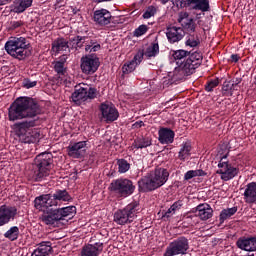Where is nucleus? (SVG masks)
<instances>
[{
	"label": "nucleus",
	"mask_w": 256,
	"mask_h": 256,
	"mask_svg": "<svg viewBox=\"0 0 256 256\" xmlns=\"http://www.w3.org/2000/svg\"><path fill=\"white\" fill-rule=\"evenodd\" d=\"M143 57H145V50L139 49L132 61H134L136 65H139L141 61H143Z\"/></svg>",
	"instance_id": "49530a36"
},
{
	"label": "nucleus",
	"mask_w": 256,
	"mask_h": 256,
	"mask_svg": "<svg viewBox=\"0 0 256 256\" xmlns=\"http://www.w3.org/2000/svg\"><path fill=\"white\" fill-rule=\"evenodd\" d=\"M117 165L119 173H127V171L131 169V164H129V162H127V160L125 159H118Z\"/></svg>",
	"instance_id": "58836bf2"
},
{
	"label": "nucleus",
	"mask_w": 256,
	"mask_h": 256,
	"mask_svg": "<svg viewBox=\"0 0 256 256\" xmlns=\"http://www.w3.org/2000/svg\"><path fill=\"white\" fill-rule=\"evenodd\" d=\"M87 36H75L69 39L70 49H81L85 43H87Z\"/></svg>",
	"instance_id": "c85d7f7f"
},
{
	"label": "nucleus",
	"mask_w": 256,
	"mask_h": 256,
	"mask_svg": "<svg viewBox=\"0 0 256 256\" xmlns=\"http://www.w3.org/2000/svg\"><path fill=\"white\" fill-rule=\"evenodd\" d=\"M244 201L249 205L256 203V182H251L246 185L244 191Z\"/></svg>",
	"instance_id": "5701e85b"
},
{
	"label": "nucleus",
	"mask_w": 256,
	"mask_h": 256,
	"mask_svg": "<svg viewBox=\"0 0 256 256\" xmlns=\"http://www.w3.org/2000/svg\"><path fill=\"white\" fill-rule=\"evenodd\" d=\"M54 70L56 71V73H58V75H65V73H66L65 64H63L61 62H55Z\"/></svg>",
	"instance_id": "de8ad7c7"
},
{
	"label": "nucleus",
	"mask_w": 256,
	"mask_h": 256,
	"mask_svg": "<svg viewBox=\"0 0 256 256\" xmlns=\"http://www.w3.org/2000/svg\"><path fill=\"white\" fill-rule=\"evenodd\" d=\"M97 97V88L89 86V84H78L74 87V92L71 95L72 103L81 106L88 99Z\"/></svg>",
	"instance_id": "6e6552de"
},
{
	"label": "nucleus",
	"mask_w": 256,
	"mask_h": 256,
	"mask_svg": "<svg viewBox=\"0 0 256 256\" xmlns=\"http://www.w3.org/2000/svg\"><path fill=\"white\" fill-rule=\"evenodd\" d=\"M23 25V21H11L10 27L11 29H19Z\"/></svg>",
	"instance_id": "5fc2aeb1"
},
{
	"label": "nucleus",
	"mask_w": 256,
	"mask_h": 256,
	"mask_svg": "<svg viewBox=\"0 0 256 256\" xmlns=\"http://www.w3.org/2000/svg\"><path fill=\"white\" fill-rule=\"evenodd\" d=\"M110 190L113 193H117L120 197H129L135 193V185L133 181L127 178H120L111 182Z\"/></svg>",
	"instance_id": "1a4fd4ad"
},
{
	"label": "nucleus",
	"mask_w": 256,
	"mask_h": 256,
	"mask_svg": "<svg viewBox=\"0 0 256 256\" xmlns=\"http://www.w3.org/2000/svg\"><path fill=\"white\" fill-rule=\"evenodd\" d=\"M112 18L113 16H111V12H109L107 9H100L94 12V21L98 25H109Z\"/></svg>",
	"instance_id": "aec40b11"
},
{
	"label": "nucleus",
	"mask_w": 256,
	"mask_h": 256,
	"mask_svg": "<svg viewBox=\"0 0 256 256\" xmlns=\"http://www.w3.org/2000/svg\"><path fill=\"white\" fill-rule=\"evenodd\" d=\"M228 156H229V151L225 155H223V156L220 155L219 163H229V161H227V157Z\"/></svg>",
	"instance_id": "bf43d9fd"
},
{
	"label": "nucleus",
	"mask_w": 256,
	"mask_h": 256,
	"mask_svg": "<svg viewBox=\"0 0 256 256\" xmlns=\"http://www.w3.org/2000/svg\"><path fill=\"white\" fill-rule=\"evenodd\" d=\"M202 59L203 58H202L201 54L195 52V53H192L186 61H190L189 65H191V67H192L191 69L195 71L197 69V67H199V63H196V61H201ZM193 63H195V64H193Z\"/></svg>",
	"instance_id": "c9c22d12"
},
{
	"label": "nucleus",
	"mask_w": 256,
	"mask_h": 256,
	"mask_svg": "<svg viewBox=\"0 0 256 256\" xmlns=\"http://www.w3.org/2000/svg\"><path fill=\"white\" fill-rule=\"evenodd\" d=\"M195 63H198V67L201 65V61L192 62V65H195Z\"/></svg>",
	"instance_id": "338daca9"
},
{
	"label": "nucleus",
	"mask_w": 256,
	"mask_h": 256,
	"mask_svg": "<svg viewBox=\"0 0 256 256\" xmlns=\"http://www.w3.org/2000/svg\"><path fill=\"white\" fill-rule=\"evenodd\" d=\"M186 45H187L188 47H197V45H199V40H195V39L189 38V39L186 41Z\"/></svg>",
	"instance_id": "864d4df0"
},
{
	"label": "nucleus",
	"mask_w": 256,
	"mask_h": 256,
	"mask_svg": "<svg viewBox=\"0 0 256 256\" xmlns=\"http://www.w3.org/2000/svg\"><path fill=\"white\" fill-rule=\"evenodd\" d=\"M95 46V41L91 40L90 44L85 46V51H90V49Z\"/></svg>",
	"instance_id": "680f3d73"
},
{
	"label": "nucleus",
	"mask_w": 256,
	"mask_h": 256,
	"mask_svg": "<svg viewBox=\"0 0 256 256\" xmlns=\"http://www.w3.org/2000/svg\"><path fill=\"white\" fill-rule=\"evenodd\" d=\"M59 201L55 199V194H46V209L49 207H57Z\"/></svg>",
	"instance_id": "a19ab883"
},
{
	"label": "nucleus",
	"mask_w": 256,
	"mask_h": 256,
	"mask_svg": "<svg viewBox=\"0 0 256 256\" xmlns=\"http://www.w3.org/2000/svg\"><path fill=\"white\" fill-rule=\"evenodd\" d=\"M181 9L191 7L194 11H202V13H207L211 11V5H209V0H178Z\"/></svg>",
	"instance_id": "f8f14e48"
},
{
	"label": "nucleus",
	"mask_w": 256,
	"mask_h": 256,
	"mask_svg": "<svg viewBox=\"0 0 256 256\" xmlns=\"http://www.w3.org/2000/svg\"><path fill=\"white\" fill-rule=\"evenodd\" d=\"M103 252V243L96 242L93 244H87L83 246L81 256H99Z\"/></svg>",
	"instance_id": "412c9836"
},
{
	"label": "nucleus",
	"mask_w": 256,
	"mask_h": 256,
	"mask_svg": "<svg viewBox=\"0 0 256 256\" xmlns=\"http://www.w3.org/2000/svg\"><path fill=\"white\" fill-rule=\"evenodd\" d=\"M17 207L16 206H0V227L11 223V221H15V217H17Z\"/></svg>",
	"instance_id": "4468645a"
},
{
	"label": "nucleus",
	"mask_w": 256,
	"mask_h": 256,
	"mask_svg": "<svg viewBox=\"0 0 256 256\" xmlns=\"http://www.w3.org/2000/svg\"><path fill=\"white\" fill-rule=\"evenodd\" d=\"M41 114V106L31 97H19L8 108L9 121L31 119Z\"/></svg>",
	"instance_id": "f257e3e1"
},
{
	"label": "nucleus",
	"mask_w": 256,
	"mask_h": 256,
	"mask_svg": "<svg viewBox=\"0 0 256 256\" xmlns=\"http://www.w3.org/2000/svg\"><path fill=\"white\" fill-rule=\"evenodd\" d=\"M160 2L162 3V5H165V4L169 3V0H160Z\"/></svg>",
	"instance_id": "69168bd1"
},
{
	"label": "nucleus",
	"mask_w": 256,
	"mask_h": 256,
	"mask_svg": "<svg viewBox=\"0 0 256 256\" xmlns=\"http://www.w3.org/2000/svg\"><path fill=\"white\" fill-rule=\"evenodd\" d=\"M37 86V81H31V79L26 78L23 80V87L25 89H33V87Z\"/></svg>",
	"instance_id": "8fccbe9b"
},
{
	"label": "nucleus",
	"mask_w": 256,
	"mask_h": 256,
	"mask_svg": "<svg viewBox=\"0 0 256 256\" xmlns=\"http://www.w3.org/2000/svg\"><path fill=\"white\" fill-rule=\"evenodd\" d=\"M139 213H141V204L138 201H133L114 213V223L117 225H129L135 221Z\"/></svg>",
	"instance_id": "39448f33"
},
{
	"label": "nucleus",
	"mask_w": 256,
	"mask_h": 256,
	"mask_svg": "<svg viewBox=\"0 0 256 256\" xmlns=\"http://www.w3.org/2000/svg\"><path fill=\"white\" fill-rule=\"evenodd\" d=\"M9 0H0V6L1 5H7Z\"/></svg>",
	"instance_id": "0e129e2a"
},
{
	"label": "nucleus",
	"mask_w": 256,
	"mask_h": 256,
	"mask_svg": "<svg viewBox=\"0 0 256 256\" xmlns=\"http://www.w3.org/2000/svg\"><path fill=\"white\" fill-rule=\"evenodd\" d=\"M4 47L6 53L14 59H18V61H23L31 55V52L29 51V43L25 37H11L5 43Z\"/></svg>",
	"instance_id": "20e7f679"
},
{
	"label": "nucleus",
	"mask_w": 256,
	"mask_h": 256,
	"mask_svg": "<svg viewBox=\"0 0 256 256\" xmlns=\"http://www.w3.org/2000/svg\"><path fill=\"white\" fill-rule=\"evenodd\" d=\"M168 180L169 171L165 168H156L138 181V190L140 193H150V191L163 187Z\"/></svg>",
	"instance_id": "f03ea898"
},
{
	"label": "nucleus",
	"mask_w": 256,
	"mask_h": 256,
	"mask_svg": "<svg viewBox=\"0 0 256 256\" xmlns=\"http://www.w3.org/2000/svg\"><path fill=\"white\" fill-rule=\"evenodd\" d=\"M190 60L181 63L180 66L176 67L173 71L172 79L174 81H183L186 77H189V75H193V69L190 64Z\"/></svg>",
	"instance_id": "2eb2a0df"
},
{
	"label": "nucleus",
	"mask_w": 256,
	"mask_h": 256,
	"mask_svg": "<svg viewBox=\"0 0 256 256\" xmlns=\"http://www.w3.org/2000/svg\"><path fill=\"white\" fill-rule=\"evenodd\" d=\"M101 49V44H95L93 47L90 48L89 52L96 53V51H99Z\"/></svg>",
	"instance_id": "13d9d810"
},
{
	"label": "nucleus",
	"mask_w": 256,
	"mask_h": 256,
	"mask_svg": "<svg viewBox=\"0 0 256 256\" xmlns=\"http://www.w3.org/2000/svg\"><path fill=\"white\" fill-rule=\"evenodd\" d=\"M189 55H191V52L185 50H176L172 54L173 58L178 61L185 59V57H189Z\"/></svg>",
	"instance_id": "37998d69"
},
{
	"label": "nucleus",
	"mask_w": 256,
	"mask_h": 256,
	"mask_svg": "<svg viewBox=\"0 0 256 256\" xmlns=\"http://www.w3.org/2000/svg\"><path fill=\"white\" fill-rule=\"evenodd\" d=\"M183 29H186L188 33H195V29L197 28V24H195V20L193 18H189L182 24Z\"/></svg>",
	"instance_id": "e433bc0d"
},
{
	"label": "nucleus",
	"mask_w": 256,
	"mask_h": 256,
	"mask_svg": "<svg viewBox=\"0 0 256 256\" xmlns=\"http://www.w3.org/2000/svg\"><path fill=\"white\" fill-rule=\"evenodd\" d=\"M158 135V141L162 145H169L175 141V132L170 128H160Z\"/></svg>",
	"instance_id": "4be33fe9"
},
{
	"label": "nucleus",
	"mask_w": 256,
	"mask_h": 256,
	"mask_svg": "<svg viewBox=\"0 0 256 256\" xmlns=\"http://www.w3.org/2000/svg\"><path fill=\"white\" fill-rule=\"evenodd\" d=\"M181 207H183V201L178 200L176 202L173 203V205L170 206L171 211H173V213H175V211H179V209H181Z\"/></svg>",
	"instance_id": "603ef678"
},
{
	"label": "nucleus",
	"mask_w": 256,
	"mask_h": 256,
	"mask_svg": "<svg viewBox=\"0 0 256 256\" xmlns=\"http://www.w3.org/2000/svg\"><path fill=\"white\" fill-rule=\"evenodd\" d=\"M74 15H77V10H73Z\"/></svg>",
	"instance_id": "774afa93"
},
{
	"label": "nucleus",
	"mask_w": 256,
	"mask_h": 256,
	"mask_svg": "<svg viewBox=\"0 0 256 256\" xmlns=\"http://www.w3.org/2000/svg\"><path fill=\"white\" fill-rule=\"evenodd\" d=\"M100 111L106 123H113V121H117V119H119V111H117V108L113 105L102 103L100 105Z\"/></svg>",
	"instance_id": "dca6fc26"
},
{
	"label": "nucleus",
	"mask_w": 256,
	"mask_h": 256,
	"mask_svg": "<svg viewBox=\"0 0 256 256\" xmlns=\"http://www.w3.org/2000/svg\"><path fill=\"white\" fill-rule=\"evenodd\" d=\"M241 83V79L236 81H225L222 86V93L226 97L233 96V91H237V87Z\"/></svg>",
	"instance_id": "bb28decb"
},
{
	"label": "nucleus",
	"mask_w": 256,
	"mask_h": 256,
	"mask_svg": "<svg viewBox=\"0 0 256 256\" xmlns=\"http://www.w3.org/2000/svg\"><path fill=\"white\" fill-rule=\"evenodd\" d=\"M33 175L32 179L36 183H41L45 181L47 177L51 175V169L55 167L53 164V154L51 152H42L38 154L32 164Z\"/></svg>",
	"instance_id": "7ed1b4c3"
},
{
	"label": "nucleus",
	"mask_w": 256,
	"mask_h": 256,
	"mask_svg": "<svg viewBox=\"0 0 256 256\" xmlns=\"http://www.w3.org/2000/svg\"><path fill=\"white\" fill-rule=\"evenodd\" d=\"M31 5H33V0H14V4L11 6V12L24 13Z\"/></svg>",
	"instance_id": "b1692460"
},
{
	"label": "nucleus",
	"mask_w": 256,
	"mask_h": 256,
	"mask_svg": "<svg viewBox=\"0 0 256 256\" xmlns=\"http://www.w3.org/2000/svg\"><path fill=\"white\" fill-rule=\"evenodd\" d=\"M71 48L69 44V40H65V38H58L52 43V50L55 53H59L60 51H67V49Z\"/></svg>",
	"instance_id": "cd10ccee"
},
{
	"label": "nucleus",
	"mask_w": 256,
	"mask_h": 256,
	"mask_svg": "<svg viewBox=\"0 0 256 256\" xmlns=\"http://www.w3.org/2000/svg\"><path fill=\"white\" fill-rule=\"evenodd\" d=\"M235 213H237L236 206L222 210L220 213V223H223L226 219H229V217H233Z\"/></svg>",
	"instance_id": "473e14b6"
},
{
	"label": "nucleus",
	"mask_w": 256,
	"mask_h": 256,
	"mask_svg": "<svg viewBox=\"0 0 256 256\" xmlns=\"http://www.w3.org/2000/svg\"><path fill=\"white\" fill-rule=\"evenodd\" d=\"M4 237L10 241H17L19 239V227L13 226L5 232Z\"/></svg>",
	"instance_id": "72a5a7b5"
},
{
	"label": "nucleus",
	"mask_w": 256,
	"mask_h": 256,
	"mask_svg": "<svg viewBox=\"0 0 256 256\" xmlns=\"http://www.w3.org/2000/svg\"><path fill=\"white\" fill-rule=\"evenodd\" d=\"M217 85H219V78H215L214 80H210L207 85L205 86V90L208 92L213 91V89H215V87H217Z\"/></svg>",
	"instance_id": "09e8293b"
},
{
	"label": "nucleus",
	"mask_w": 256,
	"mask_h": 256,
	"mask_svg": "<svg viewBox=\"0 0 256 256\" xmlns=\"http://www.w3.org/2000/svg\"><path fill=\"white\" fill-rule=\"evenodd\" d=\"M57 63H62L63 65H65V63L67 62V55H62L60 57V61H56Z\"/></svg>",
	"instance_id": "e2e57ef3"
},
{
	"label": "nucleus",
	"mask_w": 256,
	"mask_h": 256,
	"mask_svg": "<svg viewBox=\"0 0 256 256\" xmlns=\"http://www.w3.org/2000/svg\"><path fill=\"white\" fill-rule=\"evenodd\" d=\"M236 246L238 247V249H241V251H256V236L240 237L236 241Z\"/></svg>",
	"instance_id": "a211bd4d"
},
{
	"label": "nucleus",
	"mask_w": 256,
	"mask_h": 256,
	"mask_svg": "<svg viewBox=\"0 0 256 256\" xmlns=\"http://www.w3.org/2000/svg\"><path fill=\"white\" fill-rule=\"evenodd\" d=\"M144 55L148 58L151 59V57H157L159 55V43L154 42L149 46L146 51L144 52Z\"/></svg>",
	"instance_id": "7c9ffc66"
},
{
	"label": "nucleus",
	"mask_w": 256,
	"mask_h": 256,
	"mask_svg": "<svg viewBox=\"0 0 256 256\" xmlns=\"http://www.w3.org/2000/svg\"><path fill=\"white\" fill-rule=\"evenodd\" d=\"M137 67L135 61H130L128 64H124L122 67V73L124 75H129V73H133Z\"/></svg>",
	"instance_id": "79ce46f5"
},
{
	"label": "nucleus",
	"mask_w": 256,
	"mask_h": 256,
	"mask_svg": "<svg viewBox=\"0 0 256 256\" xmlns=\"http://www.w3.org/2000/svg\"><path fill=\"white\" fill-rule=\"evenodd\" d=\"M230 59H231L232 63H237L239 61L240 57L237 54H232L230 56Z\"/></svg>",
	"instance_id": "052dcab7"
},
{
	"label": "nucleus",
	"mask_w": 256,
	"mask_h": 256,
	"mask_svg": "<svg viewBox=\"0 0 256 256\" xmlns=\"http://www.w3.org/2000/svg\"><path fill=\"white\" fill-rule=\"evenodd\" d=\"M207 173L205 171L199 169V170H189L184 175V181H189L190 179H193V177H205Z\"/></svg>",
	"instance_id": "f704fd0d"
},
{
	"label": "nucleus",
	"mask_w": 256,
	"mask_h": 256,
	"mask_svg": "<svg viewBox=\"0 0 256 256\" xmlns=\"http://www.w3.org/2000/svg\"><path fill=\"white\" fill-rule=\"evenodd\" d=\"M34 207L39 211L47 209V194L36 197L34 200Z\"/></svg>",
	"instance_id": "c756f323"
},
{
	"label": "nucleus",
	"mask_w": 256,
	"mask_h": 256,
	"mask_svg": "<svg viewBox=\"0 0 256 256\" xmlns=\"http://www.w3.org/2000/svg\"><path fill=\"white\" fill-rule=\"evenodd\" d=\"M100 65L101 62H99V58L93 55H86L81 58L80 67L82 73L85 75H93V73H96L97 69H99Z\"/></svg>",
	"instance_id": "9b49d317"
},
{
	"label": "nucleus",
	"mask_w": 256,
	"mask_h": 256,
	"mask_svg": "<svg viewBox=\"0 0 256 256\" xmlns=\"http://www.w3.org/2000/svg\"><path fill=\"white\" fill-rule=\"evenodd\" d=\"M54 199H57L58 201H72L73 198L71 197V195L69 194V192H67L65 189L64 190H56L54 193Z\"/></svg>",
	"instance_id": "2f4dec72"
},
{
	"label": "nucleus",
	"mask_w": 256,
	"mask_h": 256,
	"mask_svg": "<svg viewBox=\"0 0 256 256\" xmlns=\"http://www.w3.org/2000/svg\"><path fill=\"white\" fill-rule=\"evenodd\" d=\"M69 157L73 159H81L87 151V141H80L74 144H70L67 147Z\"/></svg>",
	"instance_id": "f3484780"
},
{
	"label": "nucleus",
	"mask_w": 256,
	"mask_h": 256,
	"mask_svg": "<svg viewBox=\"0 0 256 256\" xmlns=\"http://www.w3.org/2000/svg\"><path fill=\"white\" fill-rule=\"evenodd\" d=\"M219 170L216 171L218 175H221L222 181H231L239 174V169L233 167L229 162L218 163Z\"/></svg>",
	"instance_id": "ddd939ff"
},
{
	"label": "nucleus",
	"mask_w": 256,
	"mask_h": 256,
	"mask_svg": "<svg viewBox=\"0 0 256 256\" xmlns=\"http://www.w3.org/2000/svg\"><path fill=\"white\" fill-rule=\"evenodd\" d=\"M53 253V247H51V242H41L38 248L35 249L31 256H48Z\"/></svg>",
	"instance_id": "a878e982"
},
{
	"label": "nucleus",
	"mask_w": 256,
	"mask_h": 256,
	"mask_svg": "<svg viewBox=\"0 0 256 256\" xmlns=\"http://www.w3.org/2000/svg\"><path fill=\"white\" fill-rule=\"evenodd\" d=\"M75 211H77L75 206L49 209L42 215V221L45 225H55L58 221L65 220V217H73Z\"/></svg>",
	"instance_id": "0eeeda50"
},
{
	"label": "nucleus",
	"mask_w": 256,
	"mask_h": 256,
	"mask_svg": "<svg viewBox=\"0 0 256 256\" xmlns=\"http://www.w3.org/2000/svg\"><path fill=\"white\" fill-rule=\"evenodd\" d=\"M175 215V213H173V210H171V208H169L163 215H162V219H169V217Z\"/></svg>",
	"instance_id": "6e6d98bb"
},
{
	"label": "nucleus",
	"mask_w": 256,
	"mask_h": 256,
	"mask_svg": "<svg viewBox=\"0 0 256 256\" xmlns=\"http://www.w3.org/2000/svg\"><path fill=\"white\" fill-rule=\"evenodd\" d=\"M196 211H198V217L201 221H207L213 217V208L209 204H199Z\"/></svg>",
	"instance_id": "393cba45"
},
{
	"label": "nucleus",
	"mask_w": 256,
	"mask_h": 256,
	"mask_svg": "<svg viewBox=\"0 0 256 256\" xmlns=\"http://www.w3.org/2000/svg\"><path fill=\"white\" fill-rule=\"evenodd\" d=\"M145 123L143 121H137L132 125V129H141Z\"/></svg>",
	"instance_id": "4d7b16f0"
},
{
	"label": "nucleus",
	"mask_w": 256,
	"mask_h": 256,
	"mask_svg": "<svg viewBox=\"0 0 256 256\" xmlns=\"http://www.w3.org/2000/svg\"><path fill=\"white\" fill-rule=\"evenodd\" d=\"M187 251H189V240L185 236H180L169 244L164 256L187 255Z\"/></svg>",
	"instance_id": "9d476101"
},
{
	"label": "nucleus",
	"mask_w": 256,
	"mask_h": 256,
	"mask_svg": "<svg viewBox=\"0 0 256 256\" xmlns=\"http://www.w3.org/2000/svg\"><path fill=\"white\" fill-rule=\"evenodd\" d=\"M166 37L169 43H179L185 37V31L181 27L169 26L167 27Z\"/></svg>",
	"instance_id": "6ab92c4d"
},
{
	"label": "nucleus",
	"mask_w": 256,
	"mask_h": 256,
	"mask_svg": "<svg viewBox=\"0 0 256 256\" xmlns=\"http://www.w3.org/2000/svg\"><path fill=\"white\" fill-rule=\"evenodd\" d=\"M35 125V120L14 124V130L16 135H18L19 141H21V143H37L39 137H41V134H39L37 131L30 130L31 127H35Z\"/></svg>",
	"instance_id": "423d86ee"
},
{
	"label": "nucleus",
	"mask_w": 256,
	"mask_h": 256,
	"mask_svg": "<svg viewBox=\"0 0 256 256\" xmlns=\"http://www.w3.org/2000/svg\"><path fill=\"white\" fill-rule=\"evenodd\" d=\"M157 13V8L155 6H149L146 11L143 13V19H151V17H155Z\"/></svg>",
	"instance_id": "c03bdc74"
},
{
	"label": "nucleus",
	"mask_w": 256,
	"mask_h": 256,
	"mask_svg": "<svg viewBox=\"0 0 256 256\" xmlns=\"http://www.w3.org/2000/svg\"><path fill=\"white\" fill-rule=\"evenodd\" d=\"M189 155H191V144L185 143L179 151V159L185 161V158L189 157Z\"/></svg>",
	"instance_id": "4c0bfd02"
},
{
	"label": "nucleus",
	"mask_w": 256,
	"mask_h": 256,
	"mask_svg": "<svg viewBox=\"0 0 256 256\" xmlns=\"http://www.w3.org/2000/svg\"><path fill=\"white\" fill-rule=\"evenodd\" d=\"M150 145H151V140L149 139L140 138L134 141L135 149H145L147 147H150Z\"/></svg>",
	"instance_id": "ea45409f"
},
{
	"label": "nucleus",
	"mask_w": 256,
	"mask_h": 256,
	"mask_svg": "<svg viewBox=\"0 0 256 256\" xmlns=\"http://www.w3.org/2000/svg\"><path fill=\"white\" fill-rule=\"evenodd\" d=\"M189 18V12H179L178 14V23H185Z\"/></svg>",
	"instance_id": "3c124183"
},
{
	"label": "nucleus",
	"mask_w": 256,
	"mask_h": 256,
	"mask_svg": "<svg viewBox=\"0 0 256 256\" xmlns=\"http://www.w3.org/2000/svg\"><path fill=\"white\" fill-rule=\"evenodd\" d=\"M148 27L145 24L140 25L138 28L135 29L133 35L134 37H141L142 35H145L148 31Z\"/></svg>",
	"instance_id": "a18cd8bd"
}]
</instances>
